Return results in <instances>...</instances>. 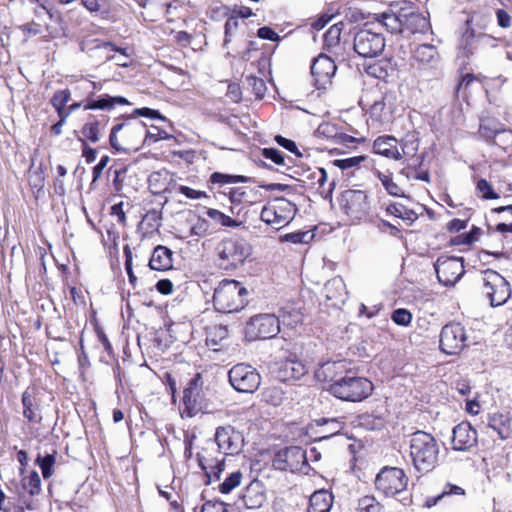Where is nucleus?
Wrapping results in <instances>:
<instances>
[{"mask_svg": "<svg viewBox=\"0 0 512 512\" xmlns=\"http://www.w3.org/2000/svg\"><path fill=\"white\" fill-rule=\"evenodd\" d=\"M184 413L188 417L195 416L203 407V393L198 384V379L194 378L189 382L187 388L183 391Z\"/></svg>", "mask_w": 512, "mask_h": 512, "instance_id": "aec40b11", "label": "nucleus"}, {"mask_svg": "<svg viewBox=\"0 0 512 512\" xmlns=\"http://www.w3.org/2000/svg\"><path fill=\"white\" fill-rule=\"evenodd\" d=\"M464 494H465V491H464V489L462 487H460L458 485L447 483L444 486L441 494H439L437 496V498H435L433 500L432 504L433 505L436 504L437 500H439V499H441V498H443L445 496H449V495H464Z\"/></svg>", "mask_w": 512, "mask_h": 512, "instance_id": "0e129e2a", "label": "nucleus"}, {"mask_svg": "<svg viewBox=\"0 0 512 512\" xmlns=\"http://www.w3.org/2000/svg\"><path fill=\"white\" fill-rule=\"evenodd\" d=\"M334 61L327 55L321 54L311 64V74L318 87L325 86L336 72Z\"/></svg>", "mask_w": 512, "mask_h": 512, "instance_id": "6ab92c4d", "label": "nucleus"}, {"mask_svg": "<svg viewBox=\"0 0 512 512\" xmlns=\"http://www.w3.org/2000/svg\"><path fill=\"white\" fill-rule=\"evenodd\" d=\"M167 190L169 191L170 194L171 193H179V194L184 195L187 199H191V200H198L201 198L208 197L206 192L201 191V190H196V189H193V188L185 186V185H180L177 183V181H175L172 178L169 179V186H168Z\"/></svg>", "mask_w": 512, "mask_h": 512, "instance_id": "c9c22d12", "label": "nucleus"}, {"mask_svg": "<svg viewBox=\"0 0 512 512\" xmlns=\"http://www.w3.org/2000/svg\"><path fill=\"white\" fill-rule=\"evenodd\" d=\"M403 31L407 30L413 34L425 33L430 28L429 20L418 12H403Z\"/></svg>", "mask_w": 512, "mask_h": 512, "instance_id": "7c9ffc66", "label": "nucleus"}, {"mask_svg": "<svg viewBox=\"0 0 512 512\" xmlns=\"http://www.w3.org/2000/svg\"><path fill=\"white\" fill-rule=\"evenodd\" d=\"M385 48V39L381 33L361 29L354 36V50L364 58H374Z\"/></svg>", "mask_w": 512, "mask_h": 512, "instance_id": "9d476101", "label": "nucleus"}, {"mask_svg": "<svg viewBox=\"0 0 512 512\" xmlns=\"http://www.w3.org/2000/svg\"><path fill=\"white\" fill-rule=\"evenodd\" d=\"M467 335L460 323L444 325L440 333V348L448 355L458 354L466 346Z\"/></svg>", "mask_w": 512, "mask_h": 512, "instance_id": "4468645a", "label": "nucleus"}, {"mask_svg": "<svg viewBox=\"0 0 512 512\" xmlns=\"http://www.w3.org/2000/svg\"><path fill=\"white\" fill-rule=\"evenodd\" d=\"M173 252L166 246L158 245L154 248L149 260V267L152 270L166 271L172 268Z\"/></svg>", "mask_w": 512, "mask_h": 512, "instance_id": "bb28decb", "label": "nucleus"}, {"mask_svg": "<svg viewBox=\"0 0 512 512\" xmlns=\"http://www.w3.org/2000/svg\"><path fill=\"white\" fill-rule=\"evenodd\" d=\"M247 83L258 98H263L266 92V84L263 79L256 76H248Z\"/></svg>", "mask_w": 512, "mask_h": 512, "instance_id": "bf43d9fd", "label": "nucleus"}, {"mask_svg": "<svg viewBox=\"0 0 512 512\" xmlns=\"http://www.w3.org/2000/svg\"><path fill=\"white\" fill-rule=\"evenodd\" d=\"M207 215L210 219H212L215 223H218L225 227H236L239 226V223L232 219L230 216L225 215L221 211L217 209L210 208L207 210Z\"/></svg>", "mask_w": 512, "mask_h": 512, "instance_id": "37998d69", "label": "nucleus"}, {"mask_svg": "<svg viewBox=\"0 0 512 512\" xmlns=\"http://www.w3.org/2000/svg\"><path fill=\"white\" fill-rule=\"evenodd\" d=\"M83 136L90 140L92 143L99 141V122H88L84 124L81 130Z\"/></svg>", "mask_w": 512, "mask_h": 512, "instance_id": "5fc2aeb1", "label": "nucleus"}, {"mask_svg": "<svg viewBox=\"0 0 512 512\" xmlns=\"http://www.w3.org/2000/svg\"><path fill=\"white\" fill-rule=\"evenodd\" d=\"M329 390L341 400L360 402L371 395L373 384L367 378L346 375L335 380Z\"/></svg>", "mask_w": 512, "mask_h": 512, "instance_id": "20e7f679", "label": "nucleus"}, {"mask_svg": "<svg viewBox=\"0 0 512 512\" xmlns=\"http://www.w3.org/2000/svg\"><path fill=\"white\" fill-rule=\"evenodd\" d=\"M403 12L386 11L377 15L376 20L391 33L403 32Z\"/></svg>", "mask_w": 512, "mask_h": 512, "instance_id": "2f4dec72", "label": "nucleus"}, {"mask_svg": "<svg viewBox=\"0 0 512 512\" xmlns=\"http://www.w3.org/2000/svg\"><path fill=\"white\" fill-rule=\"evenodd\" d=\"M23 416L32 423H40L42 420L41 415V401L29 389L25 390L22 394Z\"/></svg>", "mask_w": 512, "mask_h": 512, "instance_id": "b1692460", "label": "nucleus"}, {"mask_svg": "<svg viewBox=\"0 0 512 512\" xmlns=\"http://www.w3.org/2000/svg\"><path fill=\"white\" fill-rule=\"evenodd\" d=\"M410 457L413 467L421 473L432 471L439 458V445L436 439L424 431H416L410 436Z\"/></svg>", "mask_w": 512, "mask_h": 512, "instance_id": "f257e3e1", "label": "nucleus"}, {"mask_svg": "<svg viewBox=\"0 0 512 512\" xmlns=\"http://www.w3.org/2000/svg\"><path fill=\"white\" fill-rule=\"evenodd\" d=\"M145 123L133 116L112 127L109 141L117 150H139L144 145Z\"/></svg>", "mask_w": 512, "mask_h": 512, "instance_id": "f03ea898", "label": "nucleus"}, {"mask_svg": "<svg viewBox=\"0 0 512 512\" xmlns=\"http://www.w3.org/2000/svg\"><path fill=\"white\" fill-rule=\"evenodd\" d=\"M248 290L236 280H222L214 290L213 305L222 313L239 312L247 304Z\"/></svg>", "mask_w": 512, "mask_h": 512, "instance_id": "7ed1b4c3", "label": "nucleus"}, {"mask_svg": "<svg viewBox=\"0 0 512 512\" xmlns=\"http://www.w3.org/2000/svg\"><path fill=\"white\" fill-rule=\"evenodd\" d=\"M215 441L219 451L225 455L238 454L243 446L241 433L231 426L218 427L215 433Z\"/></svg>", "mask_w": 512, "mask_h": 512, "instance_id": "dca6fc26", "label": "nucleus"}, {"mask_svg": "<svg viewBox=\"0 0 512 512\" xmlns=\"http://www.w3.org/2000/svg\"><path fill=\"white\" fill-rule=\"evenodd\" d=\"M241 500L247 509H257L265 502V494L258 481L250 483L243 492Z\"/></svg>", "mask_w": 512, "mask_h": 512, "instance_id": "c85d7f7f", "label": "nucleus"}, {"mask_svg": "<svg viewBox=\"0 0 512 512\" xmlns=\"http://www.w3.org/2000/svg\"><path fill=\"white\" fill-rule=\"evenodd\" d=\"M342 33L341 24L332 25L328 31L324 34V41L328 46H336L340 41Z\"/></svg>", "mask_w": 512, "mask_h": 512, "instance_id": "864d4df0", "label": "nucleus"}, {"mask_svg": "<svg viewBox=\"0 0 512 512\" xmlns=\"http://www.w3.org/2000/svg\"><path fill=\"white\" fill-rule=\"evenodd\" d=\"M124 256H125V270L128 275L129 282L132 286H136L137 284V277L135 276L133 272L132 267V251L129 247V245H125L123 248Z\"/></svg>", "mask_w": 512, "mask_h": 512, "instance_id": "13d9d810", "label": "nucleus"}, {"mask_svg": "<svg viewBox=\"0 0 512 512\" xmlns=\"http://www.w3.org/2000/svg\"><path fill=\"white\" fill-rule=\"evenodd\" d=\"M345 370V364L342 361H327L322 363L314 373L316 380L321 382H335L337 376H339Z\"/></svg>", "mask_w": 512, "mask_h": 512, "instance_id": "cd10ccee", "label": "nucleus"}, {"mask_svg": "<svg viewBox=\"0 0 512 512\" xmlns=\"http://www.w3.org/2000/svg\"><path fill=\"white\" fill-rule=\"evenodd\" d=\"M391 319L397 325L408 326L411 323L412 314L407 309L399 308L392 312Z\"/></svg>", "mask_w": 512, "mask_h": 512, "instance_id": "6e6d98bb", "label": "nucleus"}, {"mask_svg": "<svg viewBox=\"0 0 512 512\" xmlns=\"http://www.w3.org/2000/svg\"><path fill=\"white\" fill-rule=\"evenodd\" d=\"M247 180H248V178L245 176H242V175H231V174H224V173H219V172H214L210 176V181L213 184H219V185L246 182Z\"/></svg>", "mask_w": 512, "mask_h": 512, "instance_id": "a19ab883", "label": "nucleus"}, {"mask_svg": "<svg viewBox=\"0 0 512 512\" xmlns=\"http://www.w3.org/2000/svg\"><path fill=\"white\" fill-rule=\"evenodd\" d=\"M359 512H380L381 505L373 496H364L358 501Z\"/></svg>", "mask_w": 512, "mask_h": 512, "instance_id": "de8ad7c7", "label": "nucleus"}, {"mask_svg": "<svg viewBox=\"0 0 512 512\" xmlns=\"http://www.w3.org/2000/svg\"><path fill=\"white\" fill-rule=\"evenodd\" d=\"M239 25L238 19L235 16L229 17L224 25V43L223 45L226 46L230 41L231 37L233 36L234 32L237 30Z\"/></svg>", "mask_w": 512, "mask_h": 512, "instance_id": "e2e57ef3", "label": "nucleus"}, {"mask_svg": "<svg viewBox=\"0 0 512 512\" xmlns=\"http://www.w3.org/2000/svg\"><path fill=\"white\" fill-rule=\"evenodd\" d=\"M200 512H227L226 504L221 501H207Z\"/></svg>", "mask_w": 512, "mask_h": 512, "instance_id": "774afa93", "label": "nucleus"}, {"mask_svg": "<svg viewBox=\"0 0 512 512\" xmlns=\"http://www.w3.org/2000/svg\"><path fill=\"white\" fill-rule=\"evenodd\" d=\"M117 105H130L128 99L122 96H110L108 94H102L97 99H87L84 105L85 110H105L111 111Z\"/></svg>", "mask_w": 512, "mask_h": 512, "instance_id": "a878e982", "label": "nucleus"}, {"mask_svg": "<svg viewBox=\"0 0 512 512\" xmlns=\"http://www.w3.org/2000/svg\"><path fill=\"white\" fill-rule=\"evenodd\" d=\"M167 172H153L148 178V186L153 194L169 193L167 190L169 181H167Z\"/></svg>", "mask_w": 512, "mask_h": 512, "instance_id": "e433bc0d", "label": "nucleus"}, {"mask_svg": "<svg viewBox=\"0 0 512 512\" xmlns=\"http://www.w3.org/2000/svg\"><path fill=\"white\" fill-rule=\"evenodd\" d=\"M338 128L331 123H323L318 126L316 133L319 137L326 138L328 140H332L336 143L338 135H339Z\"/></svg>", "mask_w": 512, "mask_h": 512, "instance_id": "09e8293b", "label": "nucleus"}, {"mask_svg": "<svg viewBox=\"0 0 512 512\" xmlns=\"http://www.w3.org/2000/svg\"><path fill=\"white\" fill-rule=\"evenodd\" d=\"M171 136L164 130H161L157 127H154V131H148L145 128V134H144V144H154L158 142L159 140H166L169 139Z\"/></svg>", "mask_w": 512, "mask_h": 512, "instance_id": "603ef678", "label": "nucleus"}, {"mask_svg": "<svg viewBox=\"0 0 512 512\" xmlns=\"http://www.w3.org/2000/svg\"><path fill=\"white\" fill-rule=\"evenodd\" d=\"M23 486L30 495H37L41 490V479L36 471L23 480Z\"/></svg>", "mask_w": 512, "mask_h": 512, "instance_id": "49530a36", "label": "nucleus"}, {"mask_svg": "<svg viewBox=\"0 0 512 512\" xmlns=\"http://www.w3.org/2000/svg\"><path fill=\"white\" fill-rule=\"evenodd\" d=\"M246 332L251 339H270L280 332V320L274 314H259L250 319Z\"/></svg>", "mask_w": 512, "mask_h": 512, "instance_id": "f8f14e48", "label": "nucleus"}, {"mask_svg": "<svg viewBox=\"0 0 512 512\" xmlns=\"http://www.w3.org/2000/svg\"><path fill=\"white\" fill-rule=\"evenodd\" d=\"M284 395L285 393L283 392V390L277 386H270L262 391L263 401L273 406L281 405L285 398Z\"/></svg>", "mask_w": 512, "mask_h": 512, "instance_id": "58836bf2", "label": "nucleus"}, {"mask_svg": "<svg viewBox=\"0 0 512 512\" xmlns=\"http://www.w3.org/2000/svg\"><path fill=\"white\" fill-rule=\"evenodd\" d=\"M36 463L39 465L43 478L48 479L50 478L54 473V463H55V455L54 454H47L46 456L42 457L41 455H38L36 459Z\"/></svg>", "mask_w": 512, "mask_h": 512, "instance_id": "79ce46f5", "label": "nucleus"}, {"mask_svg": "<svg viewBox=\"0 0 512 512\" xmlns=\"http://www.w3.org/2000/svg\"><path fill=\"white\" fill-rule=\"evenodd\" d=\"M341 210L352 220L359 221L369 212L367 195L361 190H346L340 198Z\"/></svg>", "mask_w": 512, "mask_h": 512, "instance_id": "9b49d317", "label": "nucleus"}, {"mask_svg": "<svg viewBox=\"0 0 512 512\" xmlns=\"http://www.w3.org/2000/svg\"><path fill=\"white\" fill-rule=\"evenodd\" d=\"M482 294L492 307L504 305L512 295L510 283L500 273L486 269L481 273Z\"/></svg>", "mask_w": 512, "mask_h": 512, "instance_id": "423d86ee", "label": "nucleus"}, {"mask_svg": "<svg viewBox=\"0 0 512 512\" xmlns=\"http://www.w3.org/2000/svg\"><path fill=\"white\" fill-rule=\"evenodd\" d=\"M365 160L364 156H356L345 159H337L333 161V165L340 168L341 170H347L352 167H357L362 161Z\"/></svg>", "mask_w": 512, "mask_h": 512, "instance_id": "680f3d73", "label": "nucleus"}, {"mask_svg": "<svg viewBox=\"0 0 512 512\" xmlns=\"http://www.w3.org/2000/svg\"><path fill=\"white\" fill-rule=\"evenodd\" d=\"M325 301L329 307L340 308L348 298L346 285L340 276L328 280L323 289Z\"/></svg>", "mask_w": 512, "mask_h": 512, "instance_id": "a211bd4d", "label": "nucleus"}, {"mask_svg": "<svg viewBox=\"0 0 512 512\" xmlns=\"http://www.w3.org/2000/svg\"><path fill=\"white\" fill-rule=\"evenodd\" d=\"M296 211L294 203L284 197H276L263 207L260 217L266 224L280 229L293 220Z\"/></svg>", "mask_w": 512, "mask_h": 512, "instance_id": "0eeeda50", "label": "nucleus"}, {"mask_svg": "<svg viewBox=\"0 0 512 512\" xmlns=\"http://www.w3.org/2000/svg\"><path fill=\"white\" fill-rule=\"evenodd\" d=\"M262 156L265 159H268L272 161L274 164L278 166H284L285 165V159L281 151L275 148H264L262 150Z\"/></svg>", "mask_w": 512, "mask_h": 512, "instance_id": "052dcab7", "label": "nucleus"}, {"mask_svg": "<svg viewBox=\"0 0 512 512\" xmlns=\"http://www.w3.org/2000/svg\"><path fill=\"white\" fill-rule=\"evenodd\" d=\"M277 318L280 320V326L283 325L289 329H294L303 323L304 314L294 304H287L281 308Z\"/></svg>", "mask_w": 512, "mask_h": 512, "instance_id": "c756f323", "label": "nucleus"}, {"mask_svg": "<svg viewBox=\"0 0 512 512\" xmlns=\"http://www.w3.org/2000/svg\"><path fill=\"white\" fill-rule=\"evenodd\" d=\"M393 114V101L390 95H380L369 108L370 119L376 125H385L391 122Z\"/></svg>", "mask_w": 512, "mask_h": 512, "instance_id": "412c9836", "label": "nucleus"}, {"mask_svg": "<svg viewBox=\"0 0 512 512\" xmlns=\"http://www.w3.org/2000/svg\"><path fill=\"white\" fill-rule=\"evenodd\" d=\"M503 132L512 133V129H504L501 127H497L492 121L483 120L480 123L479 133L486 140L494 139L498 134Z\"/></svg>", "mask_w": 512, "mask_h": 512, "instance_id": "ea45409f", "label": "nucleus"}, {"mask_svg": "<svg viewBox=\"0 0 512 512\" xmlns=\"http://www.w3.org/2000/svg\"><path fill=\"white\" fill-rule=\"evenodd\" d=\"M228 336V329L225 326L215 325L208 330L207 343L213 346L218 345L222 340Z\"/></svg>", "mask_w": 512, "mask_h": 512, "instance_id": "a18cd8bd", "label": "nucleus"}, {"mask_svg": "<svg viewBox=\"0 0 512 512\" xmlns=\"http://www.w3.org/2000/svg\"><path fill=\"white\" fill-rule=\"evenodd\" d=\"M130 116H133L135 118H136V116H141V117H148V118H152V119H161V120L165 119L160 114L159 111L148 108V107L137 108L133 111V113Z\"/></svg>", "mask_w": 512, "mask_h": 512, "instance_id": "338daca9", "label": "nucleus"}, {"mask_svg": "<svg viewBox=\"0 0 512 512\" xmlns=\"http://www.w3.org/2000/svg\"><path fill=\"white\" fill-rule=\"evenodd\" d=\"M313 237V235L309 231L305 232H295L285 235V240L294 243V244H300V243H308L309 240Z\"/></svg>", "mask_w": 512, "mask_h": 512, "instance_id": "69168bd1", "label": "nucleus"}, {"mask_svg": "<svg viewBox=\"0 0 512 512\" xmlns=\"http://www.w3.org/2000/svg\"><path fill=\"white\" fill-rule=\"evenodd\" d=\"M309 512H329L332 506V495L321 490L314 492L309 501Z\"/></svg>", "mask_w": 512, "mask_h": 512, "instance_id": "72a5a7b5", "label": "nucleus"}, {"mask_svg": "<svg viewBox=\"0 0 512 512\" xmlns=\"http://www.w3.org/2000/svg\"><path fill=\"white\" fill-rule=\"evenodd\" d=\"M485 38V35L476 36L472 29L467 28L463 33L459 47L462 50V54L465 57H470L474 54L475 50L478 48L479 43L482 39Z\"/></svg>", "mask_w": 512, "mask_h": 512, "instance_id": "f704fd0d", "label": "nucleus"}, {"mask_svg": "<svg viewBox=\"0 0 512 512\" xmlns=\"http://www.w3.org/2000/svg\"><path fill=\"white\" fill-rule=\"evenodd\" d=\"M210 231V223L208 220L198 217L195 223L192 224L190 228V235L203 237L208 234Z\"/></svg>", "mask_w": 512, "mask_h": 512, "instance_id": "8fccbe9b", "label": "nucleus"}, {"mask_svg": "<svg viewBox=\"0 0 512 512\" xmlns=\"http://www.w3.org/2000/svg\"><path fill=\"white\" fill-rule=\"evenodd\" d=\"M250 244L242 238L223 239L217 246L218 265L224 270H234L243 265L251 254Z\"/></svg>", "mask_w": 512, "mask_h": 512, "instance_id": "39448f33", "label": "nucleus"}, {"mask_svg": "<svg viewBox=\"0 0 512 512\" xmlns=\"http://www.w3.org/2000/svg\"><path fill=\"white\" fill-rule=\"evenodd\" d=\"M242 473L240 471H236L231 473L223 483L219 485V491L222 494H229L234 488L238 487L242 480Z\"/></svg>", "mask_w": 512, "mask_h": 512, "instance_id": "c03bdc74", "label": "nucleus"}, {"mask_svg": "<svg viewBox=\"0 0 512 512\" xmlns=\"http://www.w3.org/2000/svg\"><path fill=\"white\" fill-rule=\"evenodd\" d=\"M438 281L444 286L455 285L465 273L460 257H439L434 264Z\"/></svg>", "mask_w": 512, "mask_h": 512, "instance_id": "ddd939ff", "label": "nucleus"}, {"mask_svg": "<svg viewBox=\"0 0 512 512\" xmlns=\"http://www.w3.org/2000/svg\"><path fill=\"white\" fill-rule=\"evenodd\" d=\"M413 66L420 72L437 75L440 71L441 58L436 46L421 44L412 54Z\"/></svg>", "mask_w": 512, "mask_h": 512, "instance_id": "2eb2a0df", "label": "nucleus"}, {"mask_svg": "<svg viewBox=\"0 0 512 512\" xmlns=\"http://www.w3.org/2000/svg\"><path fill=\"white\" fill-rule=\"evenodd\" d=\"M510 422L511 418L508 414L494 413L489 417L488 426L496 431L502 440H505L510 435Z\"/></svg>", "mask_w": 512, "mask_h": 512, "instance_id": "473e14b6", "label": "nucleus"}, {"mask_svg": "<svg viewBox=\"0 0 512 512\" xmlns=\"http://www.w3.org/2000/svg\"><path fill=\"white\" fill-rule=\"evenodd\" d=\"M373 151L393 160H400L405 155L404 148L398 147V140L390 135L379 136L374 140Z\"/></svg>", "mask_w": 512, "mask_h": 512, "instance_id": "4be33fe9", "label": "nucleus"}, {"mask_svg": "<svg viewBox=\"0 0 512 512\" xmlns=\"http://www.w3.org/2000/svg\"><path fill=\"white\" fill-rule=\"evenodd\" d=\"M408 477L403 469L398 467H384L377 474L375 487L386 497H394L406 490Z\"/></svg>", "mask_w": 512, "mask_h": 512, "instance_id": "6e6552de", "label": "nucleus"}, {"mask_svg": "<svg viewBox=\"0 0 512 512\" xmlns=\"http://www.w3.org/2000/svg\"><path fill=\"white\" fill-rule=\"evenodd\" d=\"M475 193L482 200H496L500 195L494 190L492 184L484 178L476 181Z\"/></svg>", "mask_w": 512, "mask_h": 512, "instance_id": "4c0bfd02", "label": "nucleus"}, {"mask_svg": "<svg viewBox=\"0 0 512 512\" xmlns=\"http://www.w3.org/2000/svg\"><path fill=\"white\" fill-rule=\"evenodd\" d=\"M231 386L241 393H253L261 384V376L256 368L249 364L239 363L228 372Z\"/></svg>", "mask_w": 512, "mask_h": 512, "instance_id": "1a4fd4ad", "label": "nucleus"}, {"mask_svg": "<svg viewBox=\"0 0 512 512\" xmlns=\"http://www.w3.org/2000/svg\"><path fill=\"white\" fill-rule=\"evenodd\" d=\"M478 434L469 422H461L452 430L451 445L455 451H469L477 446Z\"/></svg>", "mask_w": 512, "mask_h": 512, "instance_id": "f3484780", "label": "nucleus"}, {"mask_svg": "<svg viewBox=\"0 0 512 512\" xmlns=\"http://www.w3.org/2000/svg\"><path fill=\"white\" fill-rule=\"evenodd\" d=\"M308 370L302 361L298 359H288L284 361L278 371V377L281 381H296L302 379Z\"/></svg>", "mask_w": 512, "mask_h": 512, "instance_id": "393cba45", "label": "nucleus"}, {"mask_svg": "<svg viewBox=\"0 0 512 512\" xmlns=\"http://www.w3.org/2000/svg\"><path fill=\"white\" fill-rule=\"evenodd\" d=\"M304 458V452L296 446L286 447L279 450L273 460V465L279 470L292 469L299 459Z\"/></svg>", "mask_w": 512, "mask_h": 512, "instance_id": "5701e85b", "label": "nucleus"}, {"mask_svg": "<svg viewBox=\"0 0 512 512\" xmlns=\"http://www.w3.org/2000/svg\"><path fill=\"white\" fill-rule=\"evenodd\" d=\"M29 184L34 190L36 197L44 194V175L41 171H35L30 175Z\"/></svg>", "mask_w": 512, "mask_h": 512, "instance_id": "3c124183", "label": "nucleus"}, {"mask_svg": "<svg viewBox=\"0 0 512 512\" xmlns=\"http://www.w3.org/2000/svg\"><path fill=\"white\" fill-rule=\"evenodd\" d=\"M70 99H71L70 91L68 89H64V90L56 91L53 94L50 102L54 108H63V107H66V105L70 101Z\"/></svg>", "mask_w": 512, "mask_h": 512, "instance_id": "4d7b16f0", "label": "nucleus"}]
</instances>
